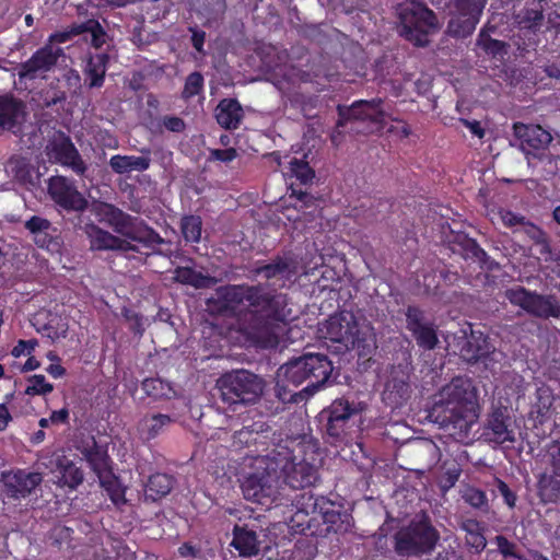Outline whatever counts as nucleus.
Masks as SVG:
<instances>
[{"label":"nucleus","mask_w":560,"mask_h":560,"mask_svg":"<svg viewBox=\"0 0 560 560\" xmlns=\"http://www.w3.org/2000/svg\"><path fill=\"white\" fill-rule=\"evenodd\" d=\"M298 268V261L291 255H276L268 261H255L247 266L248 278L256 280L261 277L265 283L222 285L209 302L218 301L219 311L240 307L236 314L240 332L256 347L276 348L279 345L278 328L289 320L291 310L288 295L270 285L279 283V288H283L295 277Z\"/></svg>","instance_id":"1"},{"label":"nucleus","mask_w":560,"mask_h":560,"mask_svg":"<svg viewBox=\"0 0 560 560\" xmlns=\"http://www.w3.org/2000/svg\"><path fill=\"white\" fill-rule=\"evenodd\" d=\"M48 195L56 205L67 211L81 213L90 209L100 222L107 224L117 234L115 235L93 222L85 223L81 229L89 237L92 249L122 254L133 252L147 256L163 254L156 246L167 244V242L143 220L132 217L108 202L93 201L90 205L74 183L67 177H50Z\"/></svg>","instance_id":"2"},{"label":"nucleus","mask_w":560,"mask_h":560,"mask_svg":"<svg viewBox=\"0 0 560 560\" xmlns=\"http://www.w3.org/2000/svg\"><path fill=\"white\" fill-rule=\"evenodd\" d=\"M334 366L324 353L304 352L277 371L275 395L282 404L306 401L329 381Z\"/></svg>","instance_id":"3"},{"label":"nucleus","mask_w":560,"mask_h":560,"mask_svg":"<svg viewBox=\"0 0 560 560\" xmlns=\"http://www.w3.org/2000/svg\"><path fill=\"white\" fill-rule=\"evenodd\" d=\"M478 390L467 377H455L434 396L432 416L466 438L479 418Z\"/></svg>","instance_id":"4"},{"label":"nucleus","mask_w":560,"mask_h":560,"mask_svg":"<svg viewBox=\"0 0 560 560\" xmlns=\"http://www.w3.org/2000/svg\"><path fill=\"white\" fill-rule=\"evenodd\" d=\"M320 331L325 334V338L336 343V352L357 350L359 359H364L365 370L376 362L373 359L377 350L375 328L364 320L361 322L353 312L342 310L330 315Z\"/></svg>","instance_id":"5"},{"label":"nucleus","mask_w":560,"mask_h":560,"mask_svg":"<svg viewBox=\"0 0 560 560\" xmlns=\"http://www.w3.org/2000/svg\"><path fill=\"white\" fill-rule=\"evenodd\" d=\"M221 398L230 406L252 405L264 394L265 380L248 370H232L221 375L217 382Z\"/></svg>","instance_id":"6"},{"label":"nucleus","mask_w":560,"mask_h":560,"mask_svg":"<svg viewBox=\"0 0 560 560\" xmlns=\"http://www.w3.org/2000/svg\"><path fill=\"white\" fill-rule=\"evenodd\" d=\"M398 33L415 46L429 44V34L438 27L435 13L419 2L400 4L398 8Z\"/></svg>","instance_id":"7"},{"label":"nucleus","mask_w":560,"mask_h":560,"mask_svg":"<svg viewBox=\"0 0 560 560\" xmlns=\"http://www.w3.org/2000/svg\"><path fill=\"white\" fill-rule=\"evenodd\" d=\"M81 89V77L74 69H69L60 78H55L37 91L32 101L37 109L45 110L49 118L58 119L65 109L69 93L77 94Z\"/></svg>","instance_id":"8"},{"label":"nucleus","mask_w":560,"mask_h":560,"mask_svg":"<svg viewBox=\"0 0 560 560\" xmlns=\"http://www.w3.org/2000/svg\"><path fill=\"white\" fill-rule=\"evenodd\" d=\"M360 409L354 402L336 399L322 412L326 418L325 436L331 445L348 444L353 440Z\"/></svg>","instance_id":"9"},{"label":"nucleus","mask_w":560,"mask_h":560,"mask_svg":"<svg viewBox=\"0 0 560 560\" xmlns=\"http://www.w3.org/2000/svg\"><path fill=\"white\" fill-rule=\"evenodd\" d=\"M440 539L438 530L427 516L413 520L395 536L396 551L402 556H420L430 553Z\"/></svg>","instance_id":"10"},{"label":"nucleus","mask_w":560,"mask_h":560,"mask_svg":"<svg viewBox=\"0 0 560 560\" xmlns=\"http://www.w3.org/2000/svg\"><path fill=\"white\" fill-rule=\"evenodd\" d=\"M338 114L341 126L350 124V130L363 133L380 130L385 121V112L381 98L360 100L353 102L350 106H338Z\"/></svg>","instance_id":"11"},{"label":"nucleus","mask_w":560,"mask_h":560,"mask_svg":"<svg viewBox=\"0 0 560 560\" xmlns=\"http://www.w3.org/2000/svg\"><path fill=\"white\" fill-rule=\"evenodd\" d=\"M244 498L269 509L285 490L278 475H272L260 466L242 482Z\"/></svg>","instance_id":"12"},{"label":"nucleus","mask_w":560,"mask_h":560,"mask_svg":"<svg viewBox=\"0 0 560 560\" xmlns=\"http://www.w3.org/2000/svg\"><path fill=\"white\" fill-rule=\"evenodd\" d=\"M488 0H455L454 13L447 23V34L466 38L476 30Z\"/></svg>","instance_id":"13"},{"label":"nucleus","mask_w":560,"mask_h":560,"mask_svg":"<svg viewBox=\"0 0 560 560\" xmlns=\"http://www.w3.org/2000/svg\"><path fill=\"white\" fill-rule=\"evenodd\" d=\"M63 56V48H50L49 45H44L38 48L30 59L20 65L18 68L20 80H35L39 77H44L45 73L54 70L58 60Z\"/></svg>","instance_id":"14"},{"label":"nucleus","mask_w":560,"mask_h":560,"mask_svg":"<svg viewBox=\"0 0 560 560\" xmlns=\"http://www.w3.org/2000/svg\"><path fill=\"white\" fill-rule=\"evenodd\" d=\"M269 534L266 529L257 527L256 529L248 525H236L233 529L232 546L243 557H255L262 549H269Z\"/></svg>","instance_id":"15"},{"label":"nucleus","mask_w":560,"mask_h":560,"mask_svg":"<svg viewBox=\"0 0 560 560\" xmlns=\"http://www.w3.org/2000/svg\"><path fill=\"white\" fill-rule=\"evenodd\" d=\"M0 481L4 486L5 495L19 500L30 495L42 483L43 475L19 469L2 472Z\"/></svg>","instance_id":"16"},{"label":"nucleus","mask_w":560,"mask_h":560,"mask_svg":"<svg viewBox=\"0 0 560 560\" xmlns=\"http://www.w3.org/2000/svg\"><path fill=\"white\" fill-rule=\"evenodd\" d=\"M407 328L411 331L419 347L432 350L438 345V336L433 324L417 307H408Z\"/></svg>","instance_id":"17"},{"label":"nucleus","mask_w":560,"mask_h":560,"mask_svg":"<svg viewBox=\"0 0 560 560\" xmlns=\"http://www.w3.org/2000/svg\"><path fill=\"white\" fill-rule=\"evenodd\" d=\"M553 475L544 474L538 481L541 499L553 502L560 497V440L555 441L548 448Z\"/></svg>","instance_id":"18"},{"label":"nucleus","mask_w":560,"mask_h":560,"mask_svg":"<svg viewBox=\"0 0 560 560\" xmlns=\"http://www.w3.org/2000/svg\"><path fill=\"white\" fill-rule=\"evenodd\" d=\"M25 120V105L13 95H0V129L16 135Z\"/></svg>","instance_id":"19"},{"label":"nucleus","mask_w":560,"mask_h":560,"mask_svg":"<svg viewBox=\"0 0 560 560\" xmlns=\"http://www.w3.org/2000/svg\"><path fill=\"white\" fill-rule=\"evenodd\" d=\"M316 480L317 470L313 465L306 462H293L292 467L288 468L281 477V486L289 487L293 491H303L313 486Z\"/></svg>","instance_id":"20"},{"label":"nucleus","mask_w":560,"mask_h":560,"mask_svg":"<svg viewBox=\"0 0 560 560\" xmlns=\"http://www.w3.org/2000/svg\"><path fill=\"white\" fill-rule=\"evenodd\" d=\"M46 153L49 161L69 166L79 175L84 174L85 164L74 148L73 142H49L46 147Z\"/></svg>","instance_id":"21"},{"label":"nucleus","mask_w":560,"mask_h":560,"mask_svg":"<svg viewBox=\"0 0 560 560\" xmlns=\"http://www.w3.org/2000/svg\"><path fill=\"white\" fill-rule=\"evenodd\" d=\"M508 421L509 418L501 410L492 412L483 431L486 440L495 444L514 443L515 434Z\"/></svg>","instance_id":"22"},{"label":"nucleus","mask_w":560,"mask_h":560,"mask_svg":"<svg viewBox=\"0 0 560 560\" xmlns=\"http://www.w3.org/2000/svg\"><path fill=\"white\" fill-rule=\"evenodd\" d=\"M293 462L292 451L285 445H277L259 460V466L281 478L287 469L292 467Z\"/></svg>","instance_id":"23"},{"label":"nucleus","mask_w":560,"mask_h":560,"mask_svg":"<svg viewBox=\"0 0 560 560\" xmlns=\"http://www.w3.org/2000/svg\"><path fill=\"white\" fill-rule=\"evenodd\" d=\"M322 502L324 506H320L317 516L318 521L322 520L323 524L326 525V528L319 529L317 533L327 534L329 532H346L350 526V515L340 510H336L334 504L329 501H326L323 497Z\"/></svg>","instance_id":"24"},{"label":"nucleus","mask_w":560,"mask_h":560,"mask_svg":"<svg viewBox=\"0 0 560 560\" xmlns=\"http://www.w3.org/2000/svg\"><path fill=\"white\" fill-rule=\"evenodd\" d=\"M243 117V107L236 98H223L215 108V119L225 129H236Z\"/></svg>","instance_id":"25"},{"label":"nucleus","mask_w":560,"mask_h":560,"mask_svg":"<svg viewBox=\"0 0 560 560\" xmlns=\"http://www.w3.org/2000/svg\"><path fill=\"white\" fill-rule=\"evenodd\" d=\"M494 348L488 341L487 336H485L481 331L471 330L469 337H467L466 342L463 345L460 352L465 360L469 362L478 361L491 352H493Z\"/></svg>","instance_id":"26"},{"label":"nucleus","mask_w":560,"mask_h":560,"mask_svg":"<svg viewBox=\"0 0 560 560\" xmlns=\"http://www.w3.org/2000/svg\"><path fill=\"white\" fill-rule=\"evenodd\" d=\"M173 275L174 282L190 285L195 289H210L218 283L217 278L203 275L188 266L175 268Z\"/></svg>","instance_id":"27"},{"label":"nucleus","mask_w":560,"mask_h":560,"mask_svg":"<svg viewBox=\"0 0 560 560\" xmlns=\"http://www.w3.org/2000/svg\"><path fill=\"white\" fill-rule=\"evenodd\" d=\"M56 467L61 474V477L57 481L59 487L77 489L83 482L84 474L82 469L67 456H58L56 459Z\"/></svg>","instance_id":"28"},{"label":"nucleus","mask_w":560,"mask_h":560,"mask_svg":"<svg viewBox=\"0 0 560 560\" xmlns=\"http://www.w3.org/2000/svg\"><path fill=\"white\" fill-rule=\"evenodd\" d=\"M109 56L106 52L91 55L85 68L90 88H102L105 81Z\"/></svg>","instance_id":"29"},{"label":"nucleus","mask_w":560,"mask_h":560,"mask_svg":"<svg viewBox=\"0 0 560 560\" xmlns=\"http://www.w3.org/2000/svg\"><path fill=\"white\" fill-rule=\"evenodd\" d=\"M395 376H393V386L389 395V399L395 407L400 406L410 394V386L408 384L409 380V364L405 362L404 364L398 365V371H394Z\"/></svg>","instance_id":"30"},{"label":"nucleus","mask_w":560,"mask_h":560,"mask_svg":"<svg viewBox=\"0 0 560 560\" xmlns=\"http://www.w3.org/2000/svg\"><path fill=\"white\" fill-rule=\"evenodd\" d=\"M459 528L465 532L466 546L474 552L480 553L487 546V539L485 537V528L480 522L474 518L464 520Z\"/></svg>","instance_id":"31"},{"label":"nucleus","mask_w":560,"mask_h":560,"mask_svg":"<svg viewBox=\"0 0 560 560\" xmlns=\"http://www.w3.org/2000/svg\"><path fill=\"white\" fill-rule=\"evenodd\" d=\"M144 153V151H142ZM150 158L148 154L140 156L133 155H115L110 159L109 165L117 174L130 173L132 171H145L150 166Z\"/></svg>","instance_id":"32"},{"label":"nucleus","mask_w":560,"mask_h":560,"mask_svg":"<svg viewBox=\"0 0 560 560\" xmlns=\"http://www.w3.org/2000/svg\"><path fill=\"white\" fill-rule=\"evenodd\" d=\"M173 486L174 480L171 476L166 474H154L149 477L145 483L144 497L147 500L155 502L167 495L173 489Z\"/></svg>","instance_id":"33"},{"label":"nucleus","mask_w":560,"mask_h":560,"mask_svg":"<svg viewBox=\"0 0 560 560\" xmlns=\"http://www.w3.org/2000/svg\"><path fill=\"white\" fill-rule=\"evenodd\" d=\"M314 161L315 153H313L312 149H308L301 158H293L290 161L291 171L301 184L308 185L313 183L315 171L311 167V164Z\"/></svg>","instance_id":"34"},{"label":"nucleus","mask_w":560,"mask_h":560,"mask_svg":"<svg viewBox=\"0 0 560 560\" xmlns=\"http://www.w3.org/2000/svg\"><path fill=\"white\" fill-rule=\"evenodd\" d=\"M527 313L537 317H559L560 304L553 296H542L534 293Z\"/></svg>","instance_id":"35"},{"label":"nucleus","mask_w":560,"mask_h":560,"mask_svg":"<svg viewBox=\"0 0 560 560\" xmlns=\"http://www.w3.org/2000/svg\"><path fill=\"white\" fill-rule=\"evenodd\" d=\"M513 133L516 140H553L552 136L538 124L514 122Z\"/></svg>","instance_id":"36"},{"label":"nucleus","mask_w":560,"mask_h":560,"mask_svg":"<svg viewBox=\"0 0 560 560\" xmlns=\"http://www.w3.org/2000/svg\"><path fill=\"white\" fill-rule=\"evenodd\" d=\"M172 422L173 420L170 416L158 413L144 417L139 422V429L143 434H145L147 439L150 440L158 436L162 429Z\"/></svg>","instance_id":"37"},{"label":"nucleus","mask_w":560,"mask_h":560,"mask_svg":"<svg viewBox=\"0 0 560 560\" xmlns=\"http://www.w3.org/2000/svg\"><path fill=\"white\" fill-rule=\"evenodd\" d=\"M290 524L296 533H301L303 535L313 536L318 532L317 528H314L315 524H318V516L298 509L291 516Z\"/></svg>","instance_id":"38"},{"label":"nucleus","mask_w":560,"mask_h":560,"mask_svg":"<svg viewBox=\"0 0 560 560\" xmlns=\"http://www.w3.org/2000/svg\"><path fill=\"white\" fill-rule=\"evenodd\" d=\"M292 504L301 511L312 515H318V511L323 505L322 498H315L311 489L300 491L291 498Z\"/></svg>","instance_id":"39"},{"label":"nucleus","mask_w":560,"mask_h":560,"mask_svg":"<svg viewBox=\"0 0 560 560\" xmlns=\"http://www.w3.org/2000/svg\"><path fill=\"white\" fill-rule=\"evenodd\" d=\"M7 165L19 182L34 184L33 167L25 158L11 156Z\"/></svg>","instance_id":"40"},{"label":"nucleus","mask_w":560,"mask_h":560,"mask_svg":"<svg viewBox=\"0 0 560 560\" xmlns=\"http://www.w3.org/2000/svg\"><path fill=\"white\" fill-rule=\"evenodd\" d=\"M142 388L147 396L153 399L170 398L174 394L170 383L159 377L145 378Z\"/></svg>","instance_id":"41"},{"label":"nucleus","mask_w":560,"mask_h":560,"mask_svg":"<svg viewBox=\"0 0 560 560\" xmlns=\"http://www.w3.org/2000/svg\"><path fill=\"white\" fill-rule=\"evenodd\" d=\"M81 34H91V46L98 49L107 40V34L101 23L95 19H89L85 22L80 23Z\"/></svg>","instance_id":"42"},{"label":"nucleus","mask_w":560,"mask_h":560,"mask_svg":"<svg viewBox=\"0 0 560 560\" xmlns=\"http://www.w3.org/2000/svg\"><path fill=\"white\" fill-rule=\"evenodd\" d=\"M201 219L198 215H188L182 220V232L186 241L199 242L201 237Z\"/></svg>","instance_id":"43"},{"label":"nucleus","mask_w":560,"mask_h":560,"mask_svg":"<svg viewBox=\"0 0 560 560\" xmlns=\"http://www.w3.org/2000/svg\"><path fill=\"white\" fill-rule=\"evenodd\" d=\"M78 35H81L80 23H73L62 31L51 33L45 45H49L50 48H56V45L68 43Z\"/></svg>","instance_id":"44"},{"label":"nucleus","mask_w":560,"mask_h":560,"mask_svg":"<svg viewBox=\"0 0 560 560\" xmlns=\"http://www.w3.org/2000/svg\"><path fill=\"white\" fill-rule=\"evenodd\" d=\"M533 295V292L527 291L523 287H515L505 291V298L510 301V303L515 306H520L526 312L529 307Z\"/></svg>","instance_id":"45"},{"label":"nucleus","mask_w":560,"mask_h":560,"mask_svg":"<svg viewBox=\"0 0 560 560\" xmlns=\"http://www.w3.org/2000/svg\"><path fill=\"white\" fill-rule=\"evenodd\" d=\"M203 90V77L200 72H191L185 81L182 97L185 100L199 95Z\"/></svg>","instance_id":"46"},{"label":"nucleus","mask_w":560,"mask_h":560,"mask_svg":"<svg viewBox=\"0 0 560 560\" xmlns=\"http://www.w3.org/2000/svg\"><path fill=\"white\" fill-rule=\"evenodd\" d=\"M384 306V296L378 292L377 288L373 287V292L369 294L368 312L370 316L375 317L381 325L383 324Z\"/></svg>","instance_id":"47"},{"label":"nucleus","mask_w":560,"mask_h":560,"mask_svg":"<svg viewBox=\"0 0 560 560\" xmlns=\"http://www.w3.org/2000/svg\"><path fill=\"white\" fill-rule=\"evenodd\" d=\"M463 499L466 503H468L470 506L479 510H487L488 509V499L483 491L474 488V487H467L463 491Z\"/></svg>","instance_id":"48"},{"label":"nucleus","mask_w":560,"mask_h":560,"mask_svg":"<svg viewBox=\"0 0 560 560\" xmlns=\"http://www.w3.org/2000/svg\"><path fill=\"white\" fill-rule=\"evenodd\" d=\"M28 386L25 389V394L28 396L46 395L52 392L54 386L46 382L44 375H33L28 377Z\"/></svg>","instance_id":"49"},{"label":"nucleus","mask_w":560,"mask_h":560,"mask_svg":"<svg viewBox=\"0 0 560 560\" xmlns=\"http://www.w3.org/2000/svg\"><path fill=\"white\" fill-rule=\"evenodd\" d=\"M520 16V24L526 28H536L544 20L541 9H525Z\"/></svg>","instance_id":"50"},{"label":"nucleus","mask_w":560,"mask_h":560,"mask_svg":"<svg viewBox=\"0 0 560 560\" xmlns=\"http://www.w3.org/2000/svg\"><path fill=\"white\" fill-rule=\"evenodd\" d=\"M410 135L409 125L401 119H387V138H407Z\"/></svg>","instance_id":"51"},{"label":"nucleus","mask_w":560,"mask_h":560,"mask_svg":"<svg viewBox=\"0 0 560 560\" xmlns=\"http://www.w3.org/2000/svg\"><path fill=\"white\" fill-rule=\"evenodd\" d=\"M88 463L92 470L95 472L97 470H104L106 467L110 466V458L106 450L100 446L88 459Z\"/></svg>","instance_id":"52"},{"label":"nucleus","mask_w":560,"mask_h":560,"mask_svg":"<svg viewBox=\"0 0 560 560\" xmlns=\"http://www.w3.org/2000/svg\"><path fill=\"white\" fill-rule=\"evenodd\" d=\"M24 228L30 231L34 236L38 233L45 232V230H51V222L45 218L33 215L25 223Z\"/></svg>","instance_id":"53"},{"label":"nucleus","mask_w":560,"mask_h":560,"mask_svg":"<svg viewBox=\"0 0 560 560\" xmlns=\"http://www.w3.org/2000/svg\"><path fill=\"white\" fill-rule=\"evenodd\" d=\"M49 231L50 230H45V232L34 235L33 240L38 247L47 248L48 250H56L59 246V242L49 233Z\"/></svg>","instance_id":"54"},{"label":"nucleus","mask_w":560,"mask_h":560,"mask_svg":"<svg viewBox=\"0 0 560 560\" xmlns=\"http://www.w3.org/2000/svg\"><path fill=\"white\" fill-rule=\"evenodd\" d=\"M159 126L164 127L172 132H183L186 128V124L180 117L171 115L164 116Z\"/></svg>","instance_id":"55"},{"label":"nucleus","mask_w":560,"mask_h":560,"mask_svg":"<svg viewBox=\"0 0 560 560\" xmlns=\"http://www.w3.org/2000/svg\"><path fill=\"white\" fill-rule=\"evenodd\" d=\"M323 126L318 120H312L305 125L302 140H320Z\"/></svg>","instance_id":"56"},{"label":"nucleus","mask_w":560,"mask_h":560,"mask_svg":"<svg viewBox=\"0 0 560 560\" xmlns=\"http://www.w3.org/2000/svg\"><path fill=\"white\" fill-rule=\"evenodd\" d=\"M499 217H500L502 223L508 228H513L516 225L525 224V218L523 215H518L509 210H500Z\"/></svg>","instance_id":"57"},{"label":"nucleus","mask_w":560,"mask_h":560,"mask_svg":"<svg viewBox=\"0 0 560 560\" xmlns=\"http://www.w3.org/2000/svg\"><path fill=\"white\" fill-rule=\"evenodd\" d=\"M100 447L94 436H90L88 439L81 440L77 445V450L83 455V457L88 460L94 452Z\"/></svg>","instance_id":"58"},{"label":"nucleus","mask_w":560,"mask_h":560,"mask_svg":"<svg viewBox=\"0 0 560 560\" xmlns=\"http://www.w3.org/2000/svg\"><path fill=\"white\" fill-rule=\"evenodd\" d=\"M191 33L190 42L192 47L199 52L205 54L203 45L206 42V32L198 28L197 26L189 27Z\"/></svg>","instance_id":"59"},{"label":"nucleus","mask_w":560,"mask_h":560,"mask_svg":"<svg viewBox=\"0 0 560 560\" xmlns=\"http://www.w3.org/2000/svg\"><path fill=\"white\" fill-rule=\"evenodd\" d=\"M236 156V150L233 148L211 150L209 160L230 162Z\"/></svg>","instance_id":"60"},{"label":"nucleus","mask_w":560,"mask_h":560,"mask_svg":"<svg viewBox=\"0 0 560 560\" xmlns=\"http://www.w3.org/2000/svg\"><path fill=\"white\" fill-rule=\"evenodd\" d=\"M95 474L98 477L101 486L108 490L116 483V478L110 466L106 467L104 470H97Z\"/></svg>","instance_id":"61"},{"label":"nucleus","mask_w":560,"mask_h":560,"mask_svg":"<svg viewBox=\"0 0 560 560\" xmlns=\"http://www.w3.org/2000/svg\"><path fill=\"white\" fill-rule=\"evenodd\" d=\"M497 488H498V491L500 492V494L503 497L504 502L510 508H513L515 505V502H516L515 493L512 492L510 490L509 486L504 481H502V480H497Z\"/></svg>","instance_id":"62"},{"label":"nucleus","mask_w":560,"mask_h":560,"mask_svg":"<svg viewBox=\"0 0 560 560\" xmlns=\"http://www.w3.org/2000/svg\"><path fill=\"white\" fill-rule=\"evenodd\" d=\"M495 542H497V546H498V549L499 551L508 557H514L515 553H514V549H515V545L511 541H509L504 536H497L495 537Z\"/></svg>","instance_id":"63"},{"label":"nucleus","mask_w":560,"mask_h":560,"mask_svg":"<svg viewBox=\"0 0 560 560\" xmlns=\"http://www.w3.org/2000/svg\"><path fill=\"white\" fill-rule=\"evenodd\" d=\"M504 48H505V43L504 42L499 40V39H494V38H488L487 39V44L485 45V49L483 50L488 55H492L493 57H495L497 55L502 54Z\"/></svg>","instance_id":"64"}]
</instances>
